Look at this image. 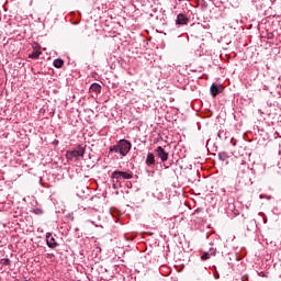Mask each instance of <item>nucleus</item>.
Returning <instances> with one entry per match:
<instances>
[{"instance_id": "7ed1b4c3", "label": "nucleus", "mask_w": 281, "mask_h": 281, "mask_svg": "<svg viewBox=\"0 0 281 281\" xmlns=\"http://www.w3.org/2000/svg\"><path fill=\"white\" fill-rule=\"evenodd\" d=\"M111 179H113V182L116 181V183L117 181H122V179H133V172L115 170L111 173Z\"/></svg>"}, {"instance_id": "ddd939ff", "label": "nucleus", "mask_w": 281, "mask_h": 281, "mask_svg": "<svg viewBox=\"0 0 281 281\" xmlns=\"http://www.w3.org/2000/svg\"><path fill=\"white\" fill-rule=\"evenodd\" d=\"M41 50L38 49H35L34 52H32L30 55H29V58H32L33 60H36V58H38L41 56Z\"/></svg>"}, {"instance_id": "a211bd4d", "label": "nucleus", "mask_w": 281, "mask_h": 281, "mask_svg": "<svg viewBox=\"0 0 281 281\" xmlns=\"http://www.w3.org/2000/svg\"><path fill=\"white\" fill-rule=\"evenodd\" d=\"M231 144H233V146H236V140L232 138Z\"/></svg>"}, {"instance_id": "f8f14e48", "label": "nucleus", "mask_w": 281, "mask_h": 281, "mask_svg": "<svg viewBox=\"0 0 281 281\" xmlns=\"http://www.w3.org/2000/svg\"><path fill=\"white\" fill-rule=\"evenodd\" d=\"M218 159L220 161H227V159H229V155L227 154V151H222L218 154Z\"/></svg>"}, {"instance_id": "dca6fc26", "label": "nucleus", "mask_w": 281, "mask_h": 281, "mask_svg": "<svg viewBox=\"0 0 281 281\" xmlns=\"http://www.w3.org/2000/svg\"><path fill=\"white\" fill-rule=\"evenodd\" d=\"M224 133H225V132H223V131H220V132H218L217 135H218L220 139H222Z\"/></svg>"}, {"instance_id": "4468645a", "label": "nucleus", "mask_w": 281, "mask_h": 281, "mask_svg": "<svg viewBox=\"0 0 281 281\" xmlns=\"http://www.w3.org/2000/svg\"><path fill=\"white\" fill-rule=\"evenodd\" d=\"M2 265L8 266L10 265V260L8 258L2 259Z\"/></svg>"}, {"instance_id": "9d476101", "label": "nucleus", "mask_w": 281, "mask_h": 281, "mask_svg": "<svg viewBox=\"0 0 281 281\" xmlns=\"http://www.w3.org/2000/svg\"><path fill=\"white\" fill-rule=\"evenodd\" d=\"M145 164L147 166H155V154L148 153L147 157H146V160H145Z\"/></svg>"}, {"instance_id": "6ab92c4d", "label": "nucleus", "mask_w": 281, "mask_h": 281, "mask_svg": "<svg viewBox=\"0 0 281 281\" xmlns=\"http://www.w3.org/2000/svg\"><path fill=\"white\" fill-rule=\"evenodd\" d=\"M36 214H43V211L42 210H37Z\"/></svg>"}, {"instance_id": "6e6552de", "label": "nucleus", "mask_w": 281, "mask_h": 281, "mask_svg": "<svg viewBox=\"0 0 281 281\" xmlns=\"http://www.w3.org/2000/svg\"><path fill=\"white\" fill-rule=\"evenodd\" d=\"M212 256H216V248H210L209 251L204 252L201 256V260H210V258H212Z\"/></svg>"}, {"instance_id": "f257e3e1", "label": "nucleus", "mask_w": 281, "mask_h": 281, "mask_svg": "<svg viewBox=\"0 0 281 281\" xmlns=\"http://www.w3.org/2000/svg\"><path fill=\"white\" fill-rule=\"evenodd\" d=\"M133 145L130 140L121 139L116 145L110 147V153H119L121 157H126L131 153Z\"/></svg>"}, {"instance_id": "412c9836", "label": "nucleus", "mask_w": 281, "mask_h": 281, "mask_svg": "<svg viewBox=\"0 0 281 281\" xmlns=\"http://www.w3.org/2000/svg\"><path fill=\"white\" fill-rule=\"evenodd\" d=\"M89 223H92V225H93V221H89Z\"/></svg>"}, {"instance_id": "39448f33", "label": "nucleus", "mask_w": 281, "mask_h": 281, "mask_svg": "<svg viewBox=\"0 0 281 281\" xmlns=\"http://www.w3.org/2000/svg\"><path fill=\"white\" fill-rule=\"evenodd\" d=\"M46 245L49 249H56V247H58V243L52 236V233H46Z\"/></svg>"}, {"instance_id": "aec40b11", "label": "nucleus", "mask_w": 281, "mask_h": 281, "mask_svg": "<svg viewBox=\"0 0 281 281\" xmlns=\"http://www.w3.org/2000/svg\"><path fill=\"white\" fill-rule=\"evenodd\" d=\"M273 212H278V206H274V207H273Z\"/></svg>"}, {"instance_id": "f3484780", "label": "nucleus", "mask_w": 281, "mask_h": 281, "mask_svg": "<svg viewBox=\"0 0 281 281\" xmlns=\"http://www.w3.org/2000/svg\"><path fill=\"white\" fill-rule=\"evenodd\" d=\"M241 166H243L244 168H247V162H246L245 160H241Z\"/></svg>"}, {"instance_id": "0eeeda50", "label": "nucleus", "mask_w": 281, "mask_h": 281, "mask_svg": "<svg viewBox=\"0 0 281 281\" xmlns=\"http://www.w3.org/2000/svg\"><path fill=\"white\" fill-rule=\"evenodd\" d=\"M210 91H211L212 98H216V95H218V93L223 91V88H221V86L216 83H212Z\"/></svg>"}, {"instance_id": "423d86ee", "label": "nucleus", "mask_w": 281, "mask_h": 281, "mask_svg": "<svg viewBox=\"0 0 281 281\" xmlns=\"http://www.w3.org/2000/svg\"><path fill=\"white\" fill-rule=\"evenodd\" d=\"M189 22H190V19H188L186 14L180 13L177 15L176 25H188Z\"/></svg>"}, {"instance_id": "20e7f679", "label": "nucleus", "mask_w": 281, "mask_h": 281, "mask_svg": "<svg viewBox=\"0 0 281 281\" xmlns=\"http://www.w3.org/2000/svg\"><path fill=\"white\" fill-rule=\"evenodd\" d=\"M156 155L159 157V159L164 162V161H168V153L166 151V149H164V147L158 146L155 149Z\"/></svg>"}, {"instance_id": "1a4fd4ad", "label": "nucleus", "mask_w": 281, "mask_h": 281, "mask_svg": "<svg viewBox=\"0 0 281 281\" xmlns=\"http://www.w3.org/2000/svg\"><path fill=\"white\" fill-rule=\"evenodd\" d=\"M90 92L91 93H101L102 92V86H100V83H97V82L92 83L90 86Z\"/></svg>"}, {"instance_id": "9b49d317", "label": "nucleus", "mask_w": 281, "mask_h": 281, "mask_svg": "<svg viewBox=\"0 0 281 281\" xmlns=\"http://www.w3.org/2000/svg\"><path fill=\"white\" fill-rule=\"evenodd\" d=\"M53 65H54V67H56V69H60L63 67V65H65V61L63 59L58 58L53 61Z\"/></svg>"}, {"instance_id": "2eb2a0df", "label": "nucleus", "mask_w": 281, "mask_h": 281, "mask_svg": "<svg viewBox=\"0 0 281 281\" xmlns=\"http://www.w3.org/2000/svg\"><path fill=\"white\" fill-rule=\"evenodd\" d=\"M5 210V204L3 202H0V212H3Z\"/></svg>"}, {"instance_id": "f03ea898", "label": "nucleus", "mask_w": 281, "mask_h": 281, "mask_svg": "<svg viewBox=\"0 0 281 281\" xmlns=\"http://www.w3.org/2000/svg\"><path fill=\"white\" fill-rule=\"evenodd\" d=\"M78 157H85V147H82V145H78L75 150L66 151V159H68V161H74V159H78Z\"/></svg>"}]
</instances>
